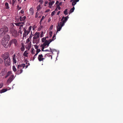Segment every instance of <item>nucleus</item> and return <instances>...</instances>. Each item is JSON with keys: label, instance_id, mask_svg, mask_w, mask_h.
<instances>
[{"label": "nucleus", "instance_id": "e2e57ef3", "mask_svg": "<svg viewBox=\"0 0 123 123\" xmlns=\"http://www.w3.org/2000/svg\"><path fill=\"white\" fill-rule=\"evenodd\" d=\"M21 27V26H20V27H19V29H21V27Z\"/></svg>", "mask_w": 123, "mask_h": 123}, {"label": "nucleus", "instance_id": "6ab92c4d", "mask_svg": "<svg viewBox=\"0 0 123 123\" xmlns=\"http://www.w3.org/2000/svg\"><path fill=\"white\" fill-rule=\"evenodd\" d=\"M26 18V17L25 16H24L23 17H22L20 16L19 17V19L21 21H24V20Z\"/></svg>", "mask_w": 123, "mask_h": 123}, {"label": "nucleus", "instance_id": "58836bf2", "mask_svg": "<svg viewBox=\"0 0 123 123\" xmlns=\"http://www.w3.org/2000/svg\"><path fill=\"white\" fill-rule=\"evenodd\" d=\"M34 47L35 49H36L37 50V49H38V46L37 45H34Z\"/></svg>", "mask_w": 123, "mask_h": 123}, {"label": "nucleus", "instance_id": "79ce46f5", "mask_svg": "<svg viewBox=\"0 0 123 123\" xmlns=\"http://www.w3.org/2000/svg\"><path fill=\"white\" fill-rule=\"evenodd\" d=\"M43 32H42L41 33V34H40V37H43Z\"/></svg>", "mask_w": 123, "mask_h": 123}, {"label": "nucleus", "instance_id": "423d86ee", "mask_svg": "<svg viewBox=\"0 0 123 123\" xmlns=\"http://www.w3.org/2000/svg\"><path fill=\"white\" fill-rule=\"evenodd\" d=\"M4 62L5 65L6 66H8L10 65L11 64V60L10 58L6 59L4 60Z\"/></svg>", "mask_w": 123, "mask_h": 123}, {"label": "nucleus", "instance_id": "b1692460", "mask_svg": "<svg viewBox=\"0 0 123 123\" xmlns=\"http://www.w3.org/2000/svg\"><path fill=\"white\" fill-rule=\"evenodd\" d=\"M7 90L5 88L3 89L0 91V93H2L3 92H4L7 91Z\"/></svg>", "mask_w": 123, "mask_h": 123}, {"label": "nucleus", "instance_id": "49530a36", "mask_svg": "<svg viewBox=\"0 0 123 123\" xmlns=\"http://www.w3.org/2000/svg\"><path fill=\"white\" fill-rule=\"evenodd\" d=\"M49 11H50V10L49 9H48L45 11V12H49Z\"/></svg>", "mask_w": 123, "mask_h": 123}, {"label": "nucleus", "instance_id": "37998d69", "mask_svg": "<svg viewBox=\"0 0 123 123\" xmlns=\"http://www.w3.org/2000/svg\"><path fill=\"white\" fill-rule=\"evenodd\" d=\"M3 62V60L2 59L0 58V64H1Z\"/></svg>", "mask_w": 123, "mask_h": 123}, {"label": "nucleus", "instance_id": "ea45409f", "mask_svg": "<svg viewBox=\"0 0 123 123\" xmlns=\"http://www.w3.org/2000/svg\"><path fill=\"white\" fill-rule=\"evenodd\" d=\"M3 86V83H1L0 84V88L2 87Z\"/></svg>", "mask_w": 123, "mask_h": 123}, {"label": "nucleus", "instance_id": "a18cd8bd", "mask_svg": "<svg viewBox=\"0 0 123 123\" xmlns=\"http://www.w3.org/2000/svg\"><path fill=\"white\" fill-rule=\"evenodd\" d=\"M44 47H42L41 49L42 51H44Z\"/></svg>", "mask_w": 123, "mask_h": 123}, {"label": "nucleus", "instance_id": "680f3d73", "mask_svg": "<svg viewBox=\"0 0 123 123\" xmlns=\"http://www.w3.org/2000/svg\"><path fill=\"white\" fill-rule=\"evenodd\" d=\"M39 2H43V1L41 0H40L39 1Z\"/></svg>", "mask_w": 123, "mask_h": 123}, {"label": "nucleus", "instance_id": "2eb2a0df", "mask_svg": "<svg viewBox=\"0 0 123 123\" xmlns=\"http://www.w3.org/2000/svg\"><path fill=\"white\" fill-rule=\"evenodd\" d=\"M12 57L13 63H16L17 62V61L16 60V56L15 54Z\"/></svg>", "mask_w": 123, "mask_h": 123}, {"label": "nucleus", "instance_id": "7ed1b4c3", "mask_svg": "<svg viewBox=\"0 0 123 123\" xmlns=\"http://www.w3.org/2000/svg\"><path fill=\"white\" fill-rule=\"evenodd\" d=\"M8 31V28L6 26H4L0 29V37L4 36Z\"/></svg>", "mask_w": 123, "mask_h": 123}, {"label": "nucleus", "instance_id": "f8f14e48", "mask_svg": "<svg viewBox=\"0 0 123 123\" xmlns=\"http://www.w3.org/2000/svg\"><path fill=\"white\" fill-rule=\"evenodd\" d=\"M31 47V42H30L29 43H27V44L25 46V48L26 49L28 50H29L30 49Z\"/></svg>", "mask_w": 123, "mask_h": 123}, {"label": "nucleus", "instance_id": "338daca9", "mask_svg": "<svg viewBox=\"0 0 123 123\" xmlns=\"http://www.w3.org/2000/svg\"><path fill=\"white\" fill-rule=\"evenodd\" d=\"M50 56L51 57V59L52 58V56L51 55H50Z\"/></svg>", "mask_w": 123, "mask_h": 123}, {"label": "nucleus", "instance_id": "a878e982", "mask_svg": "<svg viewBox=\"0 0 123 123\" xmlns=\"http://www.w3.org/2000/svg\"><path fill=\"white\" fill-rule=\"evenodd\" d=\"M45 17L44 16H43L42 17L41 19L40 20V22L39 23L40 24V25L41 24L42 22V21L43 19Z\"/></svg>", "mask_w": 123, "mask_h": 123}, {"label": "nucleus", "instance_id": "bf43d9fd", "mask_svg": "<svg viewBox=\"0 0 123 123\" xmlns=\"http://www.w3.org/2000/svg\"><path fill=\"white\" fill-rule=\"evenodd\" d=\"M59 3V1H57L56 2V3L57 4Z\"/></svg>", "mask_w": 123, "mask_h": 123}, {"label": "nucleus", "instance_id": "5fc2aeb1", "mask_svg": "<svg viewBox=\"0 0 123 123\" xmlns=\"http://www.w3.org/2000/svg\"><path fill=\"white\" fill-rule=\"evenodd\" d=\"M19 32L21 34H22V32L21 31V30H19Z\"/></svg>", "mask_w": 123, "mask_h": 123}, {"label": "nucleus", "instance_id": "6e6552de", "mask_svg": "<svg viewBox=\"0 0 123 123\" xmlns=\"http://www.w3.org/2000/svg\"><path fill=\"white\" fill-rule=\"evenodd\" d=\"M17 41L15 39H12L11 41H10L9 42V47H10L12 43H14L15 45L17 44Z\"/></svg>", "mask_w": 123, "mask_h": 123}, {"label": "nucleus", "instance_id": "c85d7f7f", "mask_svg": "<svg viewBox=\"0 0 123 123\" xmlns=\"http://www.w3.org/2000/svg\"><path fill=\"white\" fill-rule=\"evenodd\" d=\"M12 69L13 70V71L14 72H15L17 70V69L15 68V67L14 65L12 67Z\"/></svg>", "mask_w": 123, "mask_h": 123}, {"label": "nucleus", "instance_id": "473e14b6", "mask_svg": "<svg viewBox=\"0 0 123 123\" xmlns=\"http://www.w3.org/2000/svg\"><path fill=\"white\" fill-rule=\"evenodd\" d=\"M37 10L38 11L41 9L40 5H39L37 7Z\"/></svg>", "mask_w": 123, "mask_h": 123}, {"label": "nucleus", "instance_id": "4468645a", "mask_svg": "<svg viewBox=\"0 0 123 123\" xmlns=\"http://www.w3.org/2000/svg\"><path fill=\"white\" fill-rule=\"evenodd\" d=\"M41 51L40 49H37L36 50V53L35 54V55H34V56L33 57V61L35 59V58L36 57V56L37 55L38 53L40 52Z\"/></svg>", "mask_w": 123, "mask_h": 123}, {"label": "nucleus", "instance_id": "c9c22d12", "mask_svg": "<svg viewBox=\"0 0 123 123\" xmlns=\"http://www.w3.org/2000/svg\"><path fill=\"white\" fill-rule=\"evenodd\" d=\"M30 41V39H29V38H28L26 42V43H29Z\"/></svg>", "mask_w": 123, "mask_h": 123}, {"label": "nucleus", "instance_id": "a211bd4d", "mask_svg": "<svg viewBox=\"0 0 123 123\" xmlns=\"http://www.w3.org/2000/svg\"><path fill=\"white\" fill-rule=\"evenodd\" d=\"M30 14V15H33V9L32 8H31L29 10Z\"/></svg>", "mask_w": 123, "mask_h": 123}, {"label": "nucleus", "instance_id": "8fccbe9b", "mask_svg": "<svg viewBox=\"0 0 123 123\" xmlns=\"http://www.w3.org/2000/svg\"><path fill=\"white\" fill-rule=\"evenodd\" d=\"M55 37V34H54L53 36L52 37V39H54V38Z\"/></svg>", "mask_w": 123, "mask_h": 123}, {"label": "nucleus", "instance_id": "393cba45", "mask_svg": "<svg viewBox=\"0 0 123 123\" xmlns=\"http://www.w3.org/2000/svg\"><path fill=\"white\" fill-rule=\"evenodd\" d=\"M20 49L21 51H24L25 50L24 46L23 44L22 45V47Z\"/></svg>", "mask_w": 123, "mask_h": 123}, {"label": "nucleus", "instance_id": "bb28decb", "mask_svg": "<svg viewBox=\"0 0 123 123\" xmlns=\"http://www.w3.org/2000/svg\"><path fill=\"white\" fill-rule=\"evenodd\" d=\"M74 7H73L69 11V12L70 13H71L73 12H74Z\"/></svg>", "mask_w": 123, "mask_h": 123}, {"label": "nucleus", "instance_id": "39448f33", "mask_svg": "<svg viewBox=\"0 0 123 123\" xmlns=\"http://www.w3.org/2000/svg\"><path fill=\"white\" fill-rule=\"evenodd\" d=\"M10 33L12 34V36L15 37H17L19 35L18 34L17 32V30L14 29L12 28L10 31Z\"/></svg>", "mask_w": 123, "mask_h": 123}, {"label": "nucleus", "instance_id": "de8ad7c7", "mask_svg": "<svg viewBox=\"0 0 123 123\" xmlns=\"http://www.w3.org/2000/svg\"><path fill=\"white\" fill-rule=\"evenodd\" d=\"M44 51H49V52H50L49 51V49H46L45 50H44Z\"/></svg>", "mask_w": 123, "mask_h": 123}, {"label": "nucleus", "instance_id": "f3484780", "mask_svg": "<svg viewBox=\"0 0 123 123\" xmlns=\"http://www.w3.org/2000/svg\"><path fill=\"white\" fill-rule=\"evenodd\" d=\"M49 43H49V41L48 40H46L43 43L45 47L47 45V47L48 46Z\"/></svg>", "mask_w": 123, "mask_h": 123}, {"label": "nucleus", "instance_id": "69168bd1", "mask_svg": "<svg viewBox=\"0 0 123 123\" xmlns=\"http://www.w3.org/2000/svg\"><path fill=\"white\" fill-rule=\"evenodd\" d=\"M14 0H13V1H12V2L13 3H14V2H15V1H14Z\"/></svg>", "mask_w": 123, "mask_h": 123}, {"label": "nucleus", "instance_id": "2f4dec72", "mask_svg": "<svg viewBox=\"0 0 123 123\" xmlns=\"http://www.w3.org/2000/svg\"><path fill=\"white\" fill-rule=\"evenodd\" d=\"M46 38H48L47 37H46V38L43 37V38L42 39V42H44L45 41H46Z\"/></svg>", "mask_w": 123, "mask_h": 123}, {"label": "nucleus", "instance_id": "a19ab883", "mask_svg": "<svg viewBox=\"0 0 123 123\" xmlns=\"http://www.w3.org/2000/svg\"><path fill=\"white\" fill-rule=\"evenodd\" d=\"M25 63H26V64H27V63L28 64V65H26L25 66V68H27L28 67V66L30 65V64H29V63H27V62H26Z\"/></svg>", "mask_w": 123, "mask_h": 123}, {"label": "nucleus", "instance_id": "4be33fe9", "mask_svg": "<svg viewBox=\"0 0 123 123\" xmlns=\"http://www.w3.org/2000/svg\"><path fill=\"white\" fill-rule=\"evenodd\" d=\"M5 7L6 8V9H9V6L8 4L7 3H5Z\"/></svg>", "mask_w": 123, "mask_h": 123}, {"label": "nucleus", "instance_id": "c756f323", "mask_svg": "<svg viewBox=\"0 0 123 123\" xmlns=\"http://www.w3.org/2000/svg\"><path fill=\"white\" fill-rule=\"evenodd\" d=\"M68 9H66L64 12V14L65 15H67L68 13L67 12Z\"/></svg>", "mask_w": 123, "mask_h": 123}, {"label": "nucleus", "instance_id": "7c9ffc66", "mask_svg": "<svg viewBox=\"0 0 123 123\" xmlns=\"http://www.w3.org/2000/svg\"><path fill=\"white\" fill-rule=\"evenodd\" d=\"M35 50H34L33 49H32L31 51V53L32 54H34L35 53Z\"/></svg>", "mask_w": 123, "mask_h": 123}, {"label": "nucleus", "instance_id": "dca6fc26", "mask_svg": "<svg viewBox=\"0 0 123 123\" xmlns=\"http://www.w3.org/2000/svg\"><path fill=\"white\" fill-rule=\"evenodd\" d=\"M24 23V22H19L15 23V24L17 26H21V27H23V24Z\"/></svg>", "mask_w": 123, "mask_h": 123}, {"label": "nucleus", "instance_id": "09e8293b", "mask_svg": "<svg viewBox=\"0 0 123 123\" xmlns=\"http://www.w3.org/2000/svg\"><path fill=\"white\" fill-rule=\"evenodd\" d=\"M57 8L59 10H60L61 8V7L60 6H57Z\"/></svg>", "mask_w": 123, "mask_h": 123}, {"label": "nucleus", "instance_id": "0e129e2a", "mask_svg": "<svg viewBox=\"0 0 123 123\" xmlns=\"http://www.w3.org/2000/svg\"><path fill=\"white\" fill-rule=\"evenodd\" d=\"M14 0H13V1H12V2L13 3H14V2H15V1H14Z\"/></svg>", "mask_w": 123, "mask_h": 123}, {"label": "nucleus", "instance_id": "9b49d317", "mask_svg": "<svg viewBox=\"0 0 123 123\" xmlns=\"http://www.w3.org/2000/svg\"><path fill=\"white\" fill-rule=\"evenodd\" d=\"M14 77V76L12 75L9 78L7 81V83L8 84L10 83L12 81Z\"/></svg>", "mask_w": 123, "mask_h": 123}, {"label": "nucleus", "instance_id": "3c124183", "mask_svg": "<svg viewBox=\"0 0 123 123\" xmlns=\"http://www.w3.org/2000/svg\"><path fill=\"white\" fill-rule=\"evenodd\" d=\"M60 11H59L57 13V15H59V14H60Z\"/></svg>", "mask_w": 123, "mask_h": 123}, {"label": "nucleus", "instance_id": "20e7f679", "mask_svg": "<svg viewBox=\"0 0 123 123\" xmlns=\"http://www.w3.org/2000/svg\"><path fill=\"white\" fill-rule=\"evenodd\" d=\"M25 64L24 63H23L21 64L18 65V69L17 72L18 74H19L22 72L23 71L22 69L25 67Z\"/></svg>", "mask_w": 123, "mask_h": 123}, {"label": "nucleus", "instance_id": "1a4fd4ad", "mask_svg": "<svg viewBox=\"0 0 123 123\" xmlns=\"http://www.w3.org/2000/svg\"><path fill=\"white\" fill-rule=\"evenodd\" d=\"M24 32L23 33V37H26L30 33L29 31L26 30L25 28H24Z\"/></svg>", "mask_w": 123, "mask_h": 123}, {"label": "nucleus", "instance_id": "e433bc0d", "mask_svg": "<svg viewBox=\"0 0 123 123\" xmlns=\"http://www.w3.org/2000/svg\"><path fill=\"white\" fill-rule=\"evenodd\" d=\"M32 28V26H30L28 29V31H29V32H30V31H31V29Z\"/></svg>", "mask_w": 123, "mask_h": 123}, {"label": "nucleus", "instance_id": "f03ea898", "mask_svg": "<svg viewBox=\"0 0 123 123\" xmlns=\"http://www.w3.org/2000/svg\"><path fill=\"white\" fill-rule=\"evenodd\" d=\"M10 39V36L9 35L7 34L2 39L1 42L2 45L5 48H7L9 45V43H8V42Z\"/></svg>", "mask_w": 123, "mask_h": 123}, {"label": "nucleus", "instance_id": "aec40b11", "mask_svg": "<svg viewBox=\"0 0 123 123\" xmlns=\"http://www.w3.org/2000/svg\"><path fill=\"white\" fill-rule=\"evenodd\" d=\"M79 1V0H74L72 2V6H74L76 4L77 2H78Z\"/></svg>", "mask_w": 123, "mask_h": 123}, {"label": "nucleus", "instance_id": "6e6d98bb", "mask_svg": "<svg viewBox=\"0 0 123 123\" xmlns=\"http://www.w3.org/2000/svg\"><path fill=\"white\" fill-rule=\"evenodd\" d=\"M58 11L57 9V8H56L55 9V10L54 11Z\"/></svg>", "mask_w": 123, "mask_h": 123}, {"label": "nucleus", "instance_id": "4c0bfd02", "mask_svg": "<svg viewBox=\"0 0 123 123\" xmlns=\"http://www.w3.org/2000/svg\"><path fill=\"white\" fill-rule=\"evenodd\" d=\"M55 12V11H54L53 12H52L51 13V16H53L54 15Z\"/></svg>", "mask_w": 123, "mask_h": 123}, {"label": "nucleus", "instance_id": "603ef678", "mask_svg": "<svg viewBox=\"0 0 123 123\" xmlns=\"http://www.w3.org/2000/svg\"><path fill=\"white\" fill-rule=\"evenodd\" d=\"M21 13H23L24 12V11L23 10H21Z\"/></svg>", "mask_w": 123, "mask_h": 123}, {"label": "nucleus", "instance_id": "13d9d810", "mask_svg": "<svg viewBox=\"0 0 123 123\" xmlns=\"http://www.w3.org/2000/svg\"><path fill=\"white\" fill-rule=\"evenodd\" d=\"M50 50H51V51L50 52H52V50L51 49V48H50Z\"/></svg>", "mask_w": 123, "mask_h": 123}, {"label": "nucleus", "instance_id": "412c9836", "mask_svg": "<svg viewBox=\"0 0 123 123\" xmlns=\"http://www.w3.org/2000/svg\"><path fill=\"white\" fill-rule=\"evenodd\" d=\"M27 51H25L24 52L23 54V55L25 57H28V53L27 52Z\"/></svg>", "mask_w": 123, "mask_h": 123}, {"label": "nucleus", "instance_id": "5701e85b", "mask_svg": "<svg viewBox=\"0 0 123 123\" xmlns=\"http://www.w3.org/2000/svg\"><path fill=\"white\" fill-rule=\"evenodd\" d=\"M12 73L11 72V71H9L7 73L6 75V76L5 77L6 78H7Z\"/></svg>", "mask_w": 123, "mask_h": 123}, {"label": "nucleus", "instance_id": "c03bdc74", "mask_svg": "<svg viewBox=\"0 0 123 123\" xmlns=\"http://www.w3.org/2000/svg\"><path fill=\"white\" fill-rule=\"evenodd\" d=\"M40 46L42 48L43 47H45V46H44V45L43 43L42 44H41L40 45Z\"/></svg>", "mask_w": 123, "mask_h": 123}, {"label": "nucleus", "instance_id": "0eeeda50", "mask_svg": "<svg viewBox=\"0 0 123 123\" xmlns=\"http://www.w3.org/2000/svg\"><path fill=\"white\" fill-rule=\"evenodd\" d=\"M2 57L4 59V60L9 58V54L8 52H6L4 54L2 55Z\"/></svg>", "mask_w": 123, "mask_h": 123}, {"label": "nucleus", "instance_id": "72a5a7b5", "mask_svg": "<svg viewBox=\"0 0 123 123\" xmlns=\"http://www.w3.org/2000/svg\"><path fill=\"white\" fill-rule=\"evenodd\" d=\"M55 39V38L54 39H50L48 41L49 42V43H50L52 41H54V40Z\"/></svg>", "mask_w": 123, "mask_h": 123}, {"label": "nucleus", "instance_id": "774afa93", "mask_svg": "<svg viewBox=\"0 0 123 123\" xmlns=\"http://www.w3.org/2000/svg\"><path fill=\"white\" fill-rule=\"evenodd\" d=\"M20 9H21V7H19V8H18V9L19 10H20Z\"/></svg>", "mask_w": 123, "mask_h": 123}, {"label": "nucleus", "instance_id": "9d476101", "mask_svg": "<svg viewBox=\"0 0 123 123\" xmlns=\"http://www.w3.org/2000/svg\"><path fill=\"white\" fill-rule=\"evenodd\" d=\"M38 59L39 61L41 62L43 61V60L44 59V58H43V55L42 54H41L38 55Z\"/></svg>", "mask_w": 123, "mask_h": 123}, {"label": "nucleus", "instance_id": "864d4df0", "mask_svg": "<svg viewBox=\"0 0 123 123\" xmlns=\"http://www.w3.org/2000/svg\"><path fill=\"white\" fill-rule=\"evenodd\" d=\"M53 25H52L50 27V29H52L53 28Z\"/></svg>", "mask_w": 123, "mask_h": 123}, {"label": "nucleus", "instance_id": "ddd939ff", "mask_svg": "<svg viewBox=\"0 0 123 123\" xmlns=\"http://www.w3.org/2000/svg\"><path fill=\"white\" fill-rule=\"evenodd\" d=\"M39 37V33H38L36 32L35 35L34 37L33 38L34 39H36L38 38Z\"/></svg>", "mask_w": 123, "mask_h": 123}, {"label": "nucleus", "instance_id": "4d7b16f0", "mask_svg": "<svg viewBox=\"0 0 123 123\" xmlns=\"http://www.w3.org/2000/svg\"><path fill=\"white\" fill-rule=\"evenodd\" d=\"M18 0L20 2H21V0Z\"/></svg>", "mask_w": 123, "mask_h": 123}, {"label": "nucleus", "instance_id": "f257e3e1", "mask_svg": "<svg viewBox=\"0 0 123 123\" xmlns=\"http://www.w3.org/2000/svg\"><path fill=\"white\" fill-rule=\"evenodd\" d=\"M69 18L68 16L67 17H64L63 16L62 17V19L61 20V21L60 22V23H58L57 26V32L58 31H60L62 27L65 24L67 21L68 18Z\"/></svg>", "mask_w": 123, "mask_h": 123}, {"label": "nucleus", "instance_id": "052dcab7", "mask_svg": "<svg viewBox=\"0 0 123 123\" xmlns=\"http://www.w3.org/2000/svg\"><path fill=\"white\" fill-rule=\"evenodd\" d=\"M47 3H48V2L47 1H46L45 2V3L46 4H47Z\"/></svg>", "mask_w": 123, "mask_h": 123}, {"label": "nucleus", "instance_id": "f704fd0d", "mask_svg": "<svg viewBox=\"0 0 123 123\" xmlns=\"http://www.w3.org/2000/svg\"><path fill=\"white\" fill-rule=\"evenodd\" d=\"M52 32L51 31H50L49 32V37H51L52 36Z\"/></svg>", "mask_w": 123, "mask_h": 123}, {"label": "nucleus", "instance_id": "cd10ccee", "mask_svg": "<svg viewBox=\"0 0 123 123\" xmlns=\"http://www.w3.org/2000/svg\"><path fill=\"white\" fill-rule=\"evenodd\" d=\"M55 3V1H50L49 3V6H51L52 5Z\"/></svg>", "mask_w": 123, "mask_h": 123}]
</instances>
